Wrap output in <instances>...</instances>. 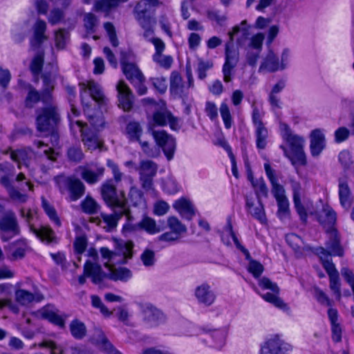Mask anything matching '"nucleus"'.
Segmentation results:
<instances>
[{"mask_svg": "<svg viewBox=\"0 0 354 354\" xmlns=\"http://www.w3.org/2000/svg\"><path fill=\"white\" fill-rule=\"evenodd\" d=\"M0 185L6 190L11 201L25 203L28 198L26 187L33 190V185L26 180L24 174H16L15 167L10 162L0 163Z\"/></svg>", "mask_w": 354, "mask_h": 354, "instance_id": "nucleus-1", "label": "nucleus"}, {"mask_svg": "<svg viewBox=\"0 0 354 354\" xmlns=\"http://www.w3.org/2000/svg\"><path fill=\"white\" fill-rule=\"evenodd\" d=\"M281 136L288 145V149L281 146L286 156L293 165H305L306 164V154L304 150V138L295 133L289 126L285 123L280 124Z\"/></svg>", "mask_w": 354, "mask_h": 354, "instance_id": "nucleus-2", "label": "nucleus"}, {"mask_svg": "<svg viewBox=\"0 0 354 354\" xmlns=\"http://www.w3.org/2000/svg\"><path fill=\"white\" fill-rule=\"evenodd\" d=\"M244 165L247 172L248 179L250 181L254 189L257 201L256 203L247 200L246 205L249 212L261 224H266V213L263 198L266 196V185L263 177L254 180L251 166L247 155L243 156Z\"/></svg>", "mask_w": 354, "mask_h": 354, "instance_id": "nucleus-3", "label": "nucleus"}, {"mask_svg": "<svg viewBox=\"0 0 354 354\" xmlns=\"http://www.w3.org/2000/svg\"><path fill=\"white\" fill-rule=\"evenodd\" d=\"M105 267L109 268V272H103L101 266L95 263L87 261L84 264V273L91 277L92 281L98 284L104 278H109L113 281H127L131 277V271L126 268L113 269L109 267V263H105Z\"/></svg>", "mask_w": 354, "mask_h": 354, "instance_id": "nucleus-4", "label": "nucleus"}, {"mask_svg": "<svg viewBox=\"0 0 354 354\" xmlns=\"http://www.w3.org/2000/svg\"><path fill=\"white\" fill-rule=\"evenodd\" d=\"M267 177L272 185L271 194L277 203L278 216L281 220H284L288 218L290 209L289 201L286 197L285 189L279 182V180L281 178V174L279 171L272 169L270 165H267Z\"/></svg>", "mask_w": 354, "mask_h": 354, "instance_id": "nucleus-5", "label": "nucleus"}, {"mask_svg": "<svg viewBox=\"0 0 354 354\" xmlns=\"http://www.w3.org/2000/svg\"><path fill=\"white\" fill-rule=\"evenodd\" d=\"M54 181L62 194H68L66 199L70 202L79 200L85 194L84 184L75 176L61 174L55 176Z\"/></svg>", "mask_w": 354, "mask_h": 354, "instance_id": "nucleus-6", "label": "nucleus"}, {"mask_svg": "<svg viewBox=\"0 0 354 354\" xmlns=\"http://www.w3.org/2000/svg\"><path fill=\"white\" fill-rule=\"evenodd\" d=\"M37 111L36 127L41 133L53 131L60 123V114L57 106L50 102Z\"/></svg>", "mask_w": 354, "mask_h": 354, "instance_id": "nucleus-7", "label": "nucleus"}, {"mask_svg": "<svg viewBox=\"0 0 354 354\" xmlns=\"http://www.w3.org/2000/svg\"><path fill=\"white\" fill-rule=\"evenodd\" d=\"M315 253L319 257L323 266L329 276L330 290L333 292L336 298L340 299L342 294L339 272L335 265L330 261V254L322 247L315 248Z\"/></svg>", "mask_w": 354, "mask_h": 354, "instance_id": "nucleus-8", "label": "nucleus"}, {"mask_svg": "<svg viewBox=\"0 0 354 354\" xmlns=\"http://www.w3.org/2000/svg\"><path fill=\"white\" fill-rule=\"evenodd\" d=\"M116 184L112 179H108L102 184L100 194L102 199L111 208L128 207L124 192L121 191L118 194Z\"/></svg>", "mask_w": 354, "mask_h": 354, "instance_id": "nucleus-9", "label": "nucleus"}, {"mask_svg": "<svg viewBox=\"0 0 354 354\" xmlns=\"http://www.w3.org/2000/svg\"><path fill=\"white\" fill-rule=\"evenodd\" d=\"M133 243L132 241L123 242L118 244L115 251H111L107 248H102L100 253L104 259L117 263H125L127 260L133 257Z\"/></svg>", "mask_w": 354, "mask_h": 354, "instance_id": "nucleus-10", "label": "nucleus"}, {"mask_svg": "<svg viewBox=\"0 0 354 354\" xmlns=\"http://www.w3.org/2000/svg\"><path fill=\"white\" fill-rule=\"evenodd\" d=\"M150 132L155 140L156 144L162 148L165 156L168 160L173 158L176 150V140L169 135L165 131H156L153 129V125L150 124L148 127Z\"/></svg>", "mask_w": 354, "mask_h": 354, "instance_id": "nucleus-11", "label": "nucleus"}, {"mask_svg": "<svg viewBox=\"0 0 354 354\" xmlns=\"http://www.w3.org/2000/svg\"><path fill=\"white\" fill-rule=\"evenodd\" d=\"M0 231L10 234L9 236H6L5 234L2 235V239L4 241L20 234V227L14 212L8 211L0 219Z\"/></svg>", "mask_w": 354, "mask_h": 354, "instance_id": "nucleus-12", "label": "nucleus"}, {"mask_svg": "<svg viewBox=\"0 0 354 354\" xmlns=\"http://www.w3.org/2000/svg\"><path fill=\"white\" fill-rule=\"evenodd\" d=\"M120 59L122 71L127 79L130 81L131 84H135L136 80L142 81L145 79L144 75L138 68V66L134 63L129 62L128 55L126 52L122 51L120 53Z\"/></svg>", "mask_w": 354, "mask_h": 354, "instance_id": "nucleus-13", "label": "nucleus"}, {"mask_svg": "<svg viewBox=\"0 0 354 354\" xmlns=\"http://www.w3.org/2000/svg\"><path fill=\"white\" fill-rule=\"evenodd\" d=\"M138 230H142L149 234H155L161 231L160 227L157 225L156 221L149 216H145L136 224L128 223L123 226V231L124 232H136Z\"/></svg>", "mask_w": 354, "mask_h": 354, "instance_id": "nucleus-14", "label": "nucleus"}, {"mask_svg": "<svg viewBox=\"0 0 354 354\" xmlns=\"http://www.w3.org/2000/svg\"><path fill=\"white\" fill-rule=\"evenodd\" d=\"M116 89L118 93V106L125 111H130L133 107L134 98L130 88L123 80H120L116 85Z\"/></svg>", "mask_w": 354, "mask_h": 354, "instance_id": "nucleus-15", "label": "nucleus"}, {"mask_svg": "<svg viewBox=\"0 0 354 354\" xmlns=\"http://www.w3.org/2000/svg\"><path fill=\"white\" fill-rule=\"evenodd\" d=\"M75 123L81 129L82 141L88 150L93 151L102 147V143L95 131L84 129V124L82 121L77 120Z\"/></svg>", "mask_w": 354, "mask_h": 354, "instance_id": "nucleus-16", "label": "nucleus"}, {"mask_svg": "<svg viewBox=\"0 0 354 354\" xmlns=\"http://www.w3.org/2000/svg\"><path fill=\"white\" fill-rule=\"evenodd\" d=\"M82 178L89 185L98 183L103 177L105 168L103 166L95 165L94 168L84 165L79 167Z\"/></svg>", "mask_w": 354, "mask_h": 354, "instance_id": "nucleus-17", "label": "nucleus"}, {"mask_svg": "<svg viewBox=\"0 0 354 354\" xmlns=\"http://www.w3.org/2000/svg\"><path fill=\"white\" fill-rule=\"evenodd\" d=\"M293 346L282 339L279 335H272L267 341V354H288Z\"/></svg>", "mask_w": 354, "mask_h": 354, "instance_id": "nucleus-18", "label": "nucleus"}, {"mask_svg": "<svg viewBox=\"0 0 354 354\" xmlns=\"http://www.w3.org/2000/svg\"><path fill=\"white\" fill-rule=\"evenodd\" d=\"M113 214H102L101 216L103 222L106 224L104 228L106 231H111L116 227L118 221L123 216H126L128 220H130L129 209L128 207L112 208Z\"/></svg>", "mask_w": 354, "mask_h": 354, "instance_id": "nucleus-19", "label": "nucleus"}, {"mask_svg": "<svg viewBox=\"0 0 354 354\" xmlns=\"http://www.w3.org/2000/svg\"><path fill=\"white\" fill-rule=\"evenodd\" d=\"M84 90L89 91L91 97L95 100L100 106H106L109 100L105 96L102 86L93 80H89L87 82L80 84Z\"/></svg>", "mask_w": 354, "mask_h": 354, "instance_id": "nucleus-20", "label": "nucleus"}, {"mask_svg": "<svg viewBox=\"0 0 354 354\" xmlns=\"http://www.w3.org/2000/svg\"><path fill=\"white\" fill-rule=\"evenodd\" d=\"M262 118L263 114L259 112V110L256 106H253L252 119L255 127L256 145L259 150H263L266 147V140L262 135V132L264 130Z\"/></svg>", "mask_w": 354, "mask_h": 354, "instance_id": "nucleus-21", "label": "nucleus"}, {"mask_svg": "<svg viewBox=\"0 0 354 354\" xmlns=\"http://www.w3.org/2000/svg\"><path fill=\"white\" fill-rule=\"evenodd\" d=\"M44 299L42 295L32 293L27 290L19 288L15 292V301L21 306H29L33 303L41 301Z\"/></svg>", "mask_w": 354, "mask_h": 354, "instance_id": "nucleus-22", "label": "nucleus"}, {"mask_svg": "<svg viewBox=\"0 0 354 354\" xmlns=\"http://www.w3.org/2000/svg\"><path fill=\"white\" fill-rule=\"evenodd\" d=\"M92 342L107 354H122L109 341L100 328H95L91 337Z\"/></svg>", "mask_w": 354, "mask_h": 354, "instance_id": "nucleus-23", "label": "nucleus"}, {"mask_svg": "<svg viewBox=\"0 0 354 354\" xmlns=\"http://www.w3.org/2000/svg\"><path fill=\"white\" fill-rule=\"evenodd\" d=\"M194 295L198 301L206 306L212 304L216 299V295L212 290L211 286L206 282L196 286Z\"/></svg>", "mask_w": 354, "mask_h": 354, "instance_id": "nucleus-24", "label": "nucleus"}, {"mask_svg": "<svg viewBox=\"0 0 354 354\" xmlns=\"http://www.w3.org/2000/svg\"><path fill=\"white\" fill-rule=\"evenodd\" d=\"M310 153L313 156H319L325 148V136L321 129L313 130L310 136Z\"/></svg>", "mask_w": 354, "mask_h": 354, "instance_id": "nucleus-25", "label": "nucleus"}, {"mask_svg": "<svg viewBox=\"0 0 354 354\" xmlns=\"http://www.w3.org/2000/svg\"><path fill=\"white\" fill-rule=\"evenodd\" d=\"M140 316L145 324L149 327H156L166 322L167 317L162 311H140Z\"/></svg>", "mask_w": 354, "mask_h": 354, "instance_id": "nucleus-26", "label": "nucleus"}, {"mask_svg": "<svg viewBox=\"0 0 354 354\" xmlns=\"http://www.w3.org/2000/svg\"><path fill=\"white\" fill-rule=\"evenodd\" d=\"M338 181V194L340 204L346 210H348L353 203L351 189L346 179L339 178Z\"/></svg>", "mask_w": 354, "mask_h": 354, "instance_id": "nucleus-27", "label": "nucleus"}, {"mask_svg": "<svg viewBox=\"0 0 354 354\" xmlns=\"http://www.w3.org/2000/svg\"><path fill=\"white\" fill-rule=\"evenodd\" d=\"M46 30V24L44 21L39 19L34 26V36L30 41V46L33 50L39 48L41 44L47 39L44 35Z\"/></svg>", "mask_w": 354, "mask_h": 354, "instance_id": "nucleus-28", "label": "nucleus"}, {"mask_svg": "<svg viewBox=\"0 0 354 354\" xmlns=\"http://www.w3.org/2000/svg\"><path fill=\"white\" fill-rule=\"evenodd\" d=\"M327 248L326 250L331 255L342 257L344 255V250L340 245V238L335 229H332L329 232V239L326 243Z\"/></svg>", "mask_w": 354, "mask_h": 354, "instance_id": "nucleus-29", "label": "nucleus"}, {"mask_svg": "<svg viewBox=\"0 0 354 354\" xmlns=\"http://www.w3.org/2000/svg\"><path fill=\"white\" fill-rule=\"evenodd\" d=\"M267 289L272 292V293L267 292V302L272 304L275 308H286V304L279 297V288L277 283L267 279Z\"/></svg>", "mask_w": 354, "mask_h": 354, "instance_id": "nucleus-30", "label": "nucleus"}, {"mask_svg": "<svg viewBox=\"0 0 354 354\" xmlns=\"http://www.w3.org/2000/svg\"><path fill=\"white\" fill-rule=\"evenodd\" d=\"M169 89L172 95L178 97H181L187 92L186 84L183 82L181 75L176 71H174L171 74Z\"/></svg>", "mask_w": 354, "mask_h": 354, "instance_id": "nucleus-31", "label": "nucleus"}, {"mask_svg": "<svg viewBox=\"0 0 354 354\" xmlns=\"http://www.w3.org/2000/svg\"><path fill=\"white\" fill-rule=\"evenodd\" d=\"M286 86L284 80L279 81L272 88L269 96V102L271 105L272 111L279 117V110L281 109V102L277 94L280 93Z\"/></svg>", "mask_w": 354, "mask_h": 354, "instance_id": "nucleus-32", "label": "nucleus"}, {"mask_svg": "<svg viewBox=\"0 0 354 354\" xmlns=\"http://www.w3.org/2000/svg\"><path fill=\"white\" fill-rule=\"evenodd\" d=\"M173 207L187 219H192L195 214L194 207L192 203L187 199L183 198L176 201Z\"/></svg>", "mask_w": 354, "mask_h": 354, "instance_id": "nucleus-33", "label": "nucleus"}, {"mask_svg": "<svg viewBox=\"0 0 354 354\" xmlns=\"http://www.w3.org/2000/svg\"><path fill=\"white\" fill-rule=\"evenodd\" d=\"M337 214L334 209L328 205L323 207L322 212L318 215V221L324 227H332L336 223Z\"/></svg>", "mask_w": 354, "mask_h": 354, "instance_id": "nucleus-34", "label": "nucleus"}, {"mask_svg": "<svg viewBox=\"0 0 354 354\" xmlns=\"http://www.w3.org/2000/svg\"><path fill=\"white\" fill-rule=\"evenodd\" d=\"M149 6L151 5L147 0H141L136 3L133 13L138 23L151 20V17L147 15Z\"/></svg>", "mask_w": 354, "mask_h": 354, "instance_id": "nucleus-35", "label": "nucleus"}, {"mask_svg": "<svg viewBox=\"0 0 354 354\" xmlns=\"http://www.w3.org/2000/svg\"><path fill=\"white\" fill-rule=\"evenodd\" d=\"M43 80V91L41 93V101L45 104L52 102L51 92L54 89V82L50 74L45 73L41 75Z\"/></svg>", "mask_w": 354, "mask_h": 354, "instance_id": "nucleus-36", "label": "nucleus"}, {"mask_svg": "<svg viewBox=\"0 0 354 354\" xmlns=\"http://www.w3.org/2000/svg\"><path fill=\"white\" fill-rule=\"evenodd\" d=\"M84 111L89 124L95 129L99 130L100 128L104 127V119L101 111H97L95 112L88 106L84 108Z\"/></svg>", "mask_w": 354, "mask_h": 354, "instance_id": "nucleus-37", "label": "nucleus"}, {"mask_svg": "<svg viewBox=\"0 0 354 354\" xmlns=\"http://www.w3.org/2000/svg\"><path fill=\"white\" fill-rule=\"evenodd\" d=\"M328 318L331 324L332 339L335 342H339L342 340V327L339 322L337 311H328Z\"/></svg>", "mask_w": 354, "mask_h": 354, "instance_id": "nucleus-38", "label": "nucleus"}, {"mask_svg": "<svg viewBox=\"0 0 354 354\" xmlns=\"http://www.w3.org/2000/svg\"><path fill=\"white\" fill-rule=\"evenodd\" d=\"M286 66L287 63L280 62L279 57L272 49L267 50V71H283Z\"/></svg>", "mask_w": 354, "mask_h": 354, "instance_id": "nucleus-39", "label": "nucleus"}, {"mask_svg": "<svg viewBox=\"0 0 354 354\" xmlns=\"http://www.w3.org/2000/svg\"><path fill=\"white\" fill-rule=\"evenodd\" d=\"M82 211L88 215L97 214L100 210V204L91 196L88 195L80 203Z\"/></svg>", "mask_w": 354, "mask_h": 354, "instance_id": "nucleus-40", "label": "nucleus"}, {"mask_svg": "<svg viewBox=\"0 0 354 354\" xmlns=\"http://www.w3.org/2000/svg\"><path fill=\"white\" fill-rule=\"evenodd\" d=\"M30 230L37 237L42 241H46L48 243L57 242L54 232L48 227L42 226L39 229H36L32 225H30Z\"/></svg>", "mask_w": 354, "mask_h": 354, "instance_id": "nucleus-41", "label": "nucleus"}, {"mask_svg": "<svg viewBox=\"0 0 354 354\" xmlns=\"http://www.w3.org/2000/svg\"><path fill=\"white\" fill-rule=\"evenodd\" d=\"M128 0H99L94 4L95 10L102 12L108 15L109 12L118 6L120 3L126 2Z\"/></svg>", "mask_w": 354, "mask_h": 354, "instance_id": "nucleus-42", "label": "nucleus"}, {"mask_svg": "<svg viewBox=\"0 0 354 354\" xmlns=\"http://www.w3.org/2000/svg\"><path fill=\"white\" fill-rule=\"evenodd\" d=\"M286 241L288 245L298 255L301 254L303 250L306 248V245L303 240L296 234L291 233L287 234L286 236Z\"/></svg>", "mask_w": 354, "mask_h": 354, "instance_id": "nucleus-43", "label": "nucleus"}, {"mask_svg": "<svg viewBox=\"0 0 354 354\" xmlns=\"http://www.w3.org/2000/svg\"><path fill=\"white\" fill-rule=\"evenodd\" d=\"M158 170V165L152 160H143L139 165V176H155Z\"/></svg>", "mask_w": 354, "mask_h": 354, "instance_id": "nucleus-44", "label": "nucleus"}, {"mask_svg": "<svg viewBox=\"0 0 354 354\" xmlns=\"http://www.w3.org/2000/svg\"><path fill=\"white\" fill-rule=\"evenodd\" d=\"M127 137L131 141H140L142 133V128L138 122H129L126 127Z\"/></svg>", "mask_w": 354, "mask_h": 354, "instance_id": "nucleus-45", "label": "nucleus"}, {"mask_svg": "<svg viewBox=\"0 0 354 354\" xmlns=\"http://www.w3.org/2000/svg\"><path fill=\"white\" fill-rule=\"evenodd\" d=\"M169 111L167 110L157 111L153 113L152 118L149 121L148 127L150 124L153 125V129L155 126H165L167 124L168 120L170 117Z\"/></svg>", "mask_w": 354, "mask_h": 354, "instance_id": "nucleus-46", "label": "nucleus"}, {"mask_svg": "<svg viewBox=\"0 0 354 354\" xmlns=\"http://www.w3.org/2000/svg\"><path fill=\"white\" fill-rule=\"evenodd\" d=\"M44 62V52L43 50H39L32 59L30 69L34 75H39L41 73Z\"/></svg>", "mask_w": 354, "mask_h": 354, "instance_id": "nucleus-47", "label": "nucleus"}, {"mask_svg": "<svg viewBox=\"0 0 354 354\" xmlns=\"http://www.w3.org/2000/svg\"><path fill=\"white\" fill-rule=\"evenodd\" d=\"M70 330L72 335L77 339H82L86 333L84 324L77 319H75L71 323Z\"/></svg>", "mask_w": 354, "mask_h": 354, "instance_id": "nucleus-48", "label": "nucleus"}, {"mask_svg": "<svg viewBox=\"0 0 354 354\" xmlns=\"http://www.w3.org/2000/svg\"><path fill=\"white\" fill-rule=\"evenodd\" d=\"M167 225L171 231L178 235L180 237L182 234L187 232L186 226L175 216H170L168 218Z\"/></svg>", "mask_w": 354, "mask_h": 354, "instance_id": "nucleus-49", "label": "nucleus"}, {"mask_svg": "<svg viewBox=\"0 0 354 354\" xmlns=\"http://www.w3.org/2000/svg\"><path fill=\"white\" fill-rule=\"evenodd\" d=\"M83 21L88 33L95 32V28L98 25L99 20L94 14L91 12L86 13L84 15Z\"/></svg>", "mask_w": 354, "mask_h": 354, "instance_id": "nucleus-50", "label": "nucleus"}, {"mask_svg": "<svg viewBox=\"0 0 354 354\" xmlns=\"http://www.w3.org/2000/svg\"><path fill=\"white\" fill-rule=\"evenodd\" d=\"M11 288L12 286L9 284L0 285V308L10 306Z\"/></svg>", "mask_w": 354, "mask_h": 354, "instance_id": "nucleus-51", "label": "nucleus"}, {"mask_svg": "<svg viewBox=\"0 0 354 354\" xmlns=\"http://www.w3.org/2000/svg\"><path fill=\"white\" fill-rule=\"evenodd\" d=\"M239 61V53L233 49L232 44L227 43L225 44V64L236 66Z\"/></svg>", "mask_w": 354, "mask_h": 354, "instance_id": "nucleus-52", "label": "nucleus"}, {"mask_svg": "<svg viewBox=\"0 0 354 354\" xmlns=\"http://www.w3.org/2000/svg\"><path fill=\"white\" fill-rule=\"evenodd\" d=\"M153 61L156 62L160 67L169 69L171 67L174 59L171 55H165L162 53H154L152 56Z\"/></svg>", "mask_w": 354, "mask_h": 354, "instance_id": "nucleus-53", "label": "nucleus"}, {"mask_svg": "<svg viewBox=\"0 0 354 354\" xmlns=\"http://www.w3.org/2000/svg\"><path fill=\"white\" fill-rule=\"evenodd\" d=\"M66 155L69 161L75 163L81 162L84 158V154L80 147L72 146L69 147Z\"/></svg>", "mask_w": 354, "mask_h": 354, "instance_id": "nucleus-54", "label": "nucleus"}, {"mask_svg": "<svg viewBox=\"0 0 354 354\" xmlns=\"http://www.w3.org/2000/svg\"><path fill=\"white\" fill-rule=\"evenodd\" d=\"M10 252L12 259H21L25 256L26 244L24 242H16L10 246Z\"/></svg>", "mask_w": 354, "mask_h": 354, "instance_id": "nucleus-55", "label": "nucleus"}, {"mask_svg": "<svg viewBox=\"0 0 354 354\" xmlns=\"http://www.w3.org/2000/svg\"><path fill=\"white\" fill-rule=\"evenodd\" d=\"M41 317L61 328L64 326V319L55 311H42Z\"/></svg>", "mask_w": 354, "mask_h": 354, "instance_id": "nucleus-56", "label": "nucleus"}, {"mask_svg": "<svg viewBox=\"0 0 354 354\" xmlns=\"http://www.w3.org/2000/svg\"><path fill=\"white\" fill-rule=\"evenodd\" d=\"M69 39V32L66 29H59L55 32V40L57 48L63 49Z\"/></svg>", "mask_w": 354, "mask_h": 354, "instance_id": "nucleus-57", "label": "nucleus"}, {"mask_svg": "<svg viewBox=\"0 0 354 354\" xmlns=\"http://www.w3.org/2000/svg\"><path fill=\"white\" fill-rule=\"evenodd\" d=\"M220 113L223 120L225 127L227 129H230L232 125V118L227 104L223 102L220 106Z\"/></svg>", "mask_w": 354, "mask_h": 354, "instance_id": "nucleus-58", "label": "nucleus"}, {"mask_svg": "<svg viewBox=\"0 0 354 354\" xmlns=\"http://www.w3.org/2000/svg\"><path fill=\"white\" fill-rule=\"evenodd\" d=\"M247 270L254 278H259L263 273L264 267L259 261L252 259L249 261Z\"/></svg>", "mask_w": 354, "mask_h": 354, "instance_id": "nucleus-59", "label": "nucleus"}, {"mask_svg": "<svg viewBox=\"0 0 354 354\" xmlns=\"http://www.w3.org/2000/svg\"><path fill=\"white\" fill-rule=\"evenodd\" d=\"M140 259L146 267L153 266L156 261L154 251L150 249H145L140 255Z\"/></svg>", "mask_w": 354, "mask_h": 354, "instance_id": "nucleus-60", "label": "nucleus"}, {"mask_svg": "<svg viewBox=\"0 0 354 354\" xmlns=\"http://www.w3.org/2000/svg\"><path fill=\"white\" fill-rule=\"evenodd\" d=\"M104 28L107 32L109 38V41L112 46L117 47L119 44V41L117 37L116 32L114 26L111 22H105L104 24Z\"/></svg>", "mask_w": 354, "mask_h": 354, "instance_id": "nucleus-61", "label": "nucleus"}, {"mask_svg": "<svg viewBox=\"0 0 354 354\" xmlns=\"http://www.w3.org/2000/svg\"><path fill=\"white\" fill-rule=\"evenodd\" d=\"M149 81L154 88L160 93H165L167 88V80L164 77H151Z\"/></svg>", "mask_w": 354, "mask_h": 354, "instance_id": "nucleus-62", "label": "nucleus"}, {"mask_svg": "<svg viewBox=\"0 0 354 354\" xmlns=\"http://www.w3.org/2000/svg\"><path fill=\"white\" fill-rule=\"evenodd\" d=\"M129 198L133 205L138 206L143 201V194L138 188L132 187L129 193Z\"/></svg>", "mask_w": 354, "mask_h": 354, "instance_id": "nucleus-63", "label": "nucleus"}, {"mask_svg": "<svg viewBox=\"0 0 354 354\" xmlns=\"http://www.w3.org/2000/svg\"><path fill=\"white\" fill-rule=\"evenodd\" d=\"M39 100H41V94L40 95L35 88L30 87L26 98V106L32 107Z\"/></svg>", "mask_w": 354, "mask_h": 354, "instance_id": "nucleus-64", "label": "nucleus"}]
</instances>
